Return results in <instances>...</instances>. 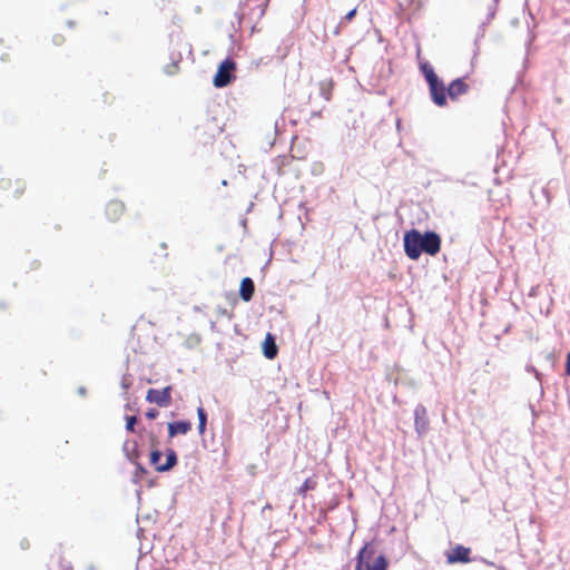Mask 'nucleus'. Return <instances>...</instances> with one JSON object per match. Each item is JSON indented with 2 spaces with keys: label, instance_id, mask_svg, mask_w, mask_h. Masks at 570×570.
Here are the masks:
<instances>
[{
  "label": "nucleus",
  "instance_id": "21",
  "mask_svg": "<svg viewBox=\"0 0 570 570\" xmlns=\"http://www.w3.org/2000/svg\"><path fill=\"white\" fill-rule=\"evenodd\" d=\"M136 422H137V417L136 416H128L127 417V430L132 431L134 430V424Z\"/></svg>",
  "mask_w": 570,
  "mask_h": 570
},
{
  "label": "nucleus",
  "instance_id": "6",
  "mask_svg": "<svg viewBox=\"0 0 570 570\" xmlns=\"http://www.w3.org/2000/svg\"><path fill=\"white\" fill-rule=\"evenodd\" d=\"M0 187L3 190L10 191L13 198H19L26 190V183L22 179L2 178Z\"/></svg>",
  "mask_w": 570,
  "mask_h": 570
},
{
  "label": "nucleus",
  "instance_id": "5",
  "mask_svg": "<svg viewBox=\"0 0 570 570\" xmlns=\"http://www.w3.org/2000/svg\"><path fill=\"white\" fill-rule=\"evenodd\" d=\"M146 400L156 403L159 406H168L170 404V387L166 386L161 390L150 389L147 392Z\"/></svg>",
  "mask_w": 570,
  "mask_h": 570
},
{
  "label": "nucleus",
  "instance_id": "18",
  "mask_svg": "<svg viewBox=\"0 0 570 570\" xmlns=\"http://www.w3.org/2000/svg\"><path fill=\"white\" fill-rule=\"evenodd\" d=\"M180 59L181 57L178 56V57H173L171 58V63L167 65L165 67V72L169 76H173L175 75L177 71H178V65L180 62Z\"/></svg>",
  "mask_w": 570,
  "mask_h": 570
},
{
  "label": "nucleus",
  "instance_id": "8",
  "mask_svg": "<svg viewBox=\"0 0 570 570\" xmlns=\"http://www.w3.org/2000/svg\"><path fill=\"white\" fill-rule=\"evenodd\" d=\"M414 424L419 435L425 434L429 428V419L426 409L421 404L414 410Z\"/></svg>",
  "mask_w": 570,
  "mask_h": 570
},
{
  "label": "nucleus",
  "instance_id": "26",
  "mask_svg": "<svg viewBox=\"0 0 570 570\" xmlns=\"http://www.w3.org/2000/svg\"><path fill=\"white\" fill-rule=\"evenodd\" d=\"M62 567V570H72L71 567L69 566H61Z\"/></svg>",
  "mask_w": 570,
  "mask_h": 570
},
{
  "label": "nucleus",
  "instance_id": "20",
  "mask_svg": "<svg viewBox=\"0 0 570 570\" xmlns=\"http://www.w3.org/2000/svg\"><path fill=\"white\" fill-rule=\"evenodd\" d=\"M65 40L66 39L62 35H55L52 38L53 43L57 46H61L62 43H65Z\"/></svg>",
  "mask_w": 570,
  "mask_h": 570
},
{
  "label": "nucleus",
  "instance_id": "3",
  "mask_svg": "<svg viewBox=\"0 0 570 570\" xmlns=\"http://www.w3.org/2000/svg\"><path fill=\"white\" fill-rule=\"evenodd\" d=\"M161 452L153 451L150 453V464L155 466L158 472H166L177 463V454L173 449L166 451V462L161 463Z\"/></svg>",
  "mask_w": 570,
  "mask_h": 570
},
{
  "label": "nucleus",
  "instance_id": "2",
  "mask_svg": "<svg viewBox=\"0 0 570 570\" xmlns=\"http://www.w3.org/2000/svg\"><path fill=\"white\" fill-rule=\"evenodd\" d=\"M387 560L382 553H376L371 544H365L357 554L355 570H386Z\"/></svg>",
  "mask_w": 570,
  "mask_h": 570
},
{
  "label": "nucleus",
  "instance_id": "10",
  "mask_svg": "<svg viewBox=\"0 0 570 570\" xmlns=\"http://www.w3.org/2000/svg\"><path fill=\"white\" fill-rule=\"evenodd\" d=\"M125 212V206L119 200H111L106 206V216L109 220H118Z\"/></svg>",
  "mask_w": 570,
  "mask_h": 570
},
{
  "label": "nucleus",
  "instance_id": "12",
  "mask_svg": "<svg viewBox=\"0 0 570 570\" xmlns=\"http://www.w3.org/2000/svg\"><path fill=\"white\" fill-rule=\"evenodd\" d=\"M446 91L451 99H456L468 91V85L461 78H458L450 83Z\"/></svg>",
  "mask_w": 570,
  "mask_h": 570
},
{
  "label": "nucleus",
  "instance_id": "23",
  "mask_svg": "<svg viewBox=\"0 0 570 570\" xmlns=\"http://www.w3.org/2000/svg\"><path fill=\"white\" fill-rule=\"evenodd\" d=\"M145 415L148 417V419H155L157 417L158 415V411L156 410H149L145 413Z\"/></svg>",
  "mask_w": 570,
  "mask_h": 570
},
{
  "label": "nucleus",
  "instance_id": "14",
  "mask_svg": "<svg viewBox=\"0 0 570 570\" xmlns=\"http://www.w3.org/2000/svg\"><path fill=\"white\" fill-rule=\"evenodd\" d=\"M254 289H255L254 282L249 277H245L240 283V289H239L240 297L245 302L250 301L253 297V294H254Z\"/></svg>",
  "mask_w": 570,
  "mask_h": 570
},
{
  "label": "nucleus",
  "instance_id": "27",
  "mask_svg": "<svg viewBox=\"0 0 570 570\" xmlns=\"http://www.w3.org/2000/svg\"><path fill=\"white\" fill-rule=\"evenodd\" d=\"M265 509H271V505H269V504L265 505V507H264V510H265Z\"/></svg>",
  "mask_w": 570,
  "mask_h": 570
},
{
  "label": "nucleus",
  "instance_id": "4",
  "mask_svg": "<svg viewBox=\"0 0 570 570\" xmlns=\"http://www.w3.org/2000/svg\"><path fill=\"white\" fill-rule=\"evenodd\" d=\"M235 68V63L229 60V59H226L224 60L219 67H218V70L214 77V86L216 88H223L225 86H227L230 81V71L234 70Z\"/></svg>",
  "mask_w": 570,
  "mask_h": 570
},
{
  "label": "nucleus",
  "instance_id": "9",
  "mask_svg": "<svg viewBox=\"0 0 570 570\" xmlns=\"http://www.w3.org/2000/svg\"><path fill=\"white\" fill-rule=\"evenodd\" d=\"M124 451L126 452L129 460L136 464V472H135V482H136L139 472L142 471V466L138 462L140 453H139L138 445H137L136 441H129V440L126 441L124 444Z\"/></svg>",
  "mask_w": 570,
  "mask_h": 570
},
{
  "label": "nucleus",
  "instance_id": "17",
  "mask_svg": "<svg viewBox=\"0 0 570 570\" xmlns=\"http://www.w3.org/2000/svg\"><path fill=\"white\" fill-rule=\"evenodd\" d=\"M197 415H198V432H199V434H203L205 432V428H206L207 415L203 407L197 409Z\"/></svg>",
  "mask_w": 570,
  "mask_h": 570
},
{
  "label": "nucleus",
  "instance_id": "24",
  "mask_svg": "<svg viewBox=\"0 0 570 570\" xmlns=\"http://www.w3.org/2000/svg\"><path fill=\"white\" fill-rule=\"evenodd\" d=\"M321 89H322V95L324 96V98L326 100H328L330 99V92H328V90L325 89L324 83H322V88Z\"/></svg>",
  "mask_w": 570,
  "mask_h": 570
},
{
  "label": "nucleus",
  "instance_id": "1",
  "mask_svg": "<svg viewBox=\"0 0 570 570\" xmlns=\"http://www.w3.org/2000/svg\"><path fill=\"white\" fill-rule=\"evenodd\" d=\"M403 243L406 256L413 261H416L422 253L434 256L441 248V237L435 232L422 234L416 229H411L404 234Z\"/></svg>",
  "mask_w": 570,
  "mask_h": 570
},
{
  "label": "nucleus",
  "instance_id": "22",
  "mask_svg": "<svg viewBox=\"0 0 570 570\" xmlns=\"http://www.w3.org/2000/svg\"><path fill=\"white\" fill-rule=\"evenodd\" d=\"M356 14V8L348 11L345 17L343 18L344 21H351Z\"/></svg>",
  "mask_w": 570,
  "mask_h": 570
},
{
  "label": "nucleus",
  "instance_id": "13",
  "mask_svg": "<svg viewBox=\"0 0 570 570\" xmlns=\"http://www.w3.org/2000/svg\"><path fill=\"white\" fill-rule=\"evenodd\" d=\"M191 429V424L187 421H178L168 424L169 436H175L177 434H186Z\"/></svg>",
  "mask_w": 570,
  "mask_h": 570
},
{
  "label": "nucleus",
  "instance_id": "11",
  "mask_svg": "<svg viewBox=\"0 0 570 570\" xmlns=\"http://www.w3.org/2000/svg\"><path fill=\"white\" fill-rule=\"evenodd\" d=\"M469 556H470V549H468L463 546H456L448 554V562L449 563L468 562L470 560Z\"/></svg>",
  "mask_w": 570,
  "mask_h": 570
},
{
  "label": "nucleus",
  "instance_id": "19",
  "mask_svg": "<svg viewBox=\"0 0 570 570\" xmlns=\"http://www.w3.org/2000/svg\"><path fill=\"white\" fill-rule=\"evenodd\" d=\"M315 482L311 479H306L305 482L302 484V487L298 489V493L305 494L306 491L314 489Z\"/></svg>",
  "mask_w": 570,
  "mask_h": 570
},
{
  "label": "nucleus",
  "instance_id": "25",
  "mask_svg": "<svg viewBox=\"0 0 570 570\" xmlns=\"http://www.w3.org/2000/svg\"><path fill=\"white\" fill-rule=\"evenodd\" d=\"M567 374L570 375V353L567 356Z\"/></svg>",
  "mask_w": 570,
  "mask_h": 570
},
{
  "label": "nucleus",
  "instance_id": "16",
  "mask_svg": "<svg viewBox=\"0 0 570 570\" xmlns=\"http://www.w3.org/2000/svg\"><path fill=\"white\" fill-rule=\"evenodd\" d=\"M420 69L422 71V73L424 75L425 80H426L428 83L432 82V81H436L438 76L434 72L432 66L428 61L421 62L420 63Z\"/></svg>",
  "mask_w": 570,
  "mask_h": 570
},
{
  "label": "nucleus",
  "instance_id": "15",
  "mask_svg": "<svg viewBox=\"0 0 570 570\" xmlns=\"http://www.w3.org/2000/svg\"><path fill=\"white\" fill-rule=\"evenodd\" d=\"M277 354V347L271 336V334L267 335L265 342H264V355L272 360L276 356Z\"/></svg>",
  "mask_w": 570,
  "mask_h": 570
},
{
  "label": "nucleus",
  "instance_id": "7",
  "mask_svg": "<svg viewBox=\"0 0 570 570\" xmlns=\"http://www.w3.org/2000/svg\"><path fill=\"white\" fill-rule=\"evenodd\" d=\"M432 100L435 105L442 107L446 104V89L444 83L438 78L436 81L429 82Z\"/></svg>",
  "mask_w": 570,
  "mask_h": 570
}]
</instances>
